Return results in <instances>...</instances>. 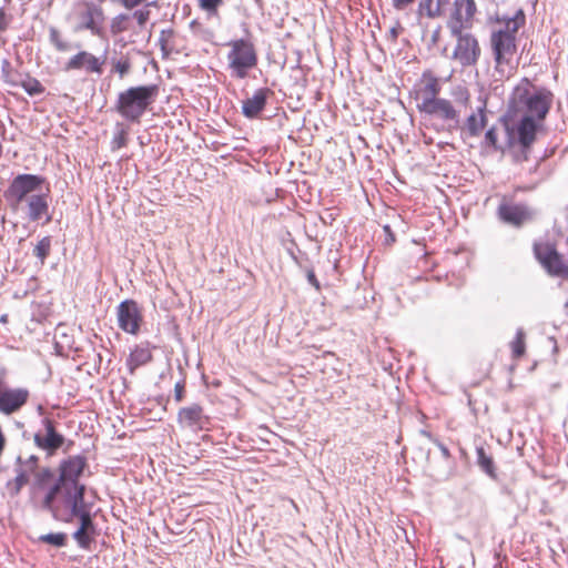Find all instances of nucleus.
<instances>
[{
  "mask_svg": "<svg viewBox=\"0 0 568 568\" xmlns=\"http://www.w3.org/2000/svg\"><path fill=\"white\" fill-rule=\"evenodd\" d=\"M495 26L491 28L489 44L495 62V73L499 79L511 77L517 70V33L525 24L526 17L519 9L514 17L494 18Z\"/></svg>",
  "mask_w": 568,
  "mask_h": 568,
  "instance_id": "2",
  "label": "nucleus"
},
{
  "mask_svg": "<svg viewBox=\"0 0 568 568\" xmlns=\"http://www.w3.org/2000/svg\"><path fill=\"white\" fill-rule=\"evenodd\" d=\"M307 278H308L311 284L315 285L317 288L320 287L318 282H317L316 276H315L314 273H312V272L308 273Z\"/></svg>",
  "mask_w": 568,
  "mask_h": 568,
  "instance_id": "45",
  "label": "nucleus"
},
{
  "mask_svg": "<svg viewBox=\"0 0 568 568\" xmlns=\"http://www.w3.org/2000/svg\"><path fill=\"white\" fill-rule=\"evenodd\" d=\"M452 0H435V6H438L439 17L445 11L446 7L450 4Z\"/></svg>",
  "mask_w": 568,
  "mask_h": 568,
  "instance_id": "44",
  "label": "nucleus"
},
{
  "mask_svg": "<svg viewBox=\"0 0 568 568\" xmlns=\"http://www.w3.org/2000/svg\"><path fill=\"white\" fill-rule=\"evenodd\" d=\"M105 58L97 57L93 53L81 50L73 54L64 64V71H84L85 73H103Z\"/></svg>",
  "mask_w": 568,
  "mask_h": 568,
  "instance_id": "12",
  "label": "nucleus"
},
{
  "mask_svg": "<svg viewBox=\"0 0 568 568\" xmlns=\"http://www.w3.org/2000/svg\"><path fill=\"white\" fill-rule=\"evenodd\" d=\"M84 495L85 486H51L42 500V508L50 511L55 520L71 524L92 508Z\"/></svg>",
  "mask_w": 568,
  "mask_h": 568,
  "instance_id": "4",
  "label": "nucleus"
},
{
  "mask_svg": "<svg viewBox=\"0 0 568 568\" xmlns=\"http://www.w3.org/2000/svg\"><path fill=\"white\" fill-rule=\"evenodd\" d=\"M29 390L26 388L0 390V412L10 415L18 412L28 400Z\"/></svg>",
  "mask_w": 568,
  "mask_h": 568,
  "instance_id": "19",
  "label": "nucleus"
},
{
  "mask_svg": "<svg viewBox=\"0 0 568 568\" xmlns=\"http://www.w3.org/2000/svg\"><path fill=\"white\" fill-rule=\"evenodd\" d=\"M227 45L231 48L226 57L229 68L233 75L244 79L248 70L257 64L254 44L246 39H239L231 41Z\"/></svg>",
  "mask_w": 568,
  "mask_h": 568,
  "instance_id": "6",
  "label": "nucleus"
},
{
  "mask_svg": "<svg viewBox=\"0 0 568 568\" xmlns=\"http://www.w3.org/2000/svg\"><path fill=\"white\" fill-rule=\"evenodd\" d=\"M456 38V47L453 52V59L458 61L463 67H470L477 63L480 57V47L469 32L460 31L459 34H452Z\"/></svg>",
  "mask_w": 568,
  "mask_h": 568,
  "instance_id": "10",
  "label": "nucleus"
},
{
  "mask_svg": "<svg viewBox=\"0 0 568 568\" xmlns=\"http://www.w3.org/2000/svg\"><path fill=\"white\" fill-rule=\"evenodd\" d=\"M418 12L430 19L439 17L438 6H435V0H420Z\"/></svg>",
  "mask_w": 568,
  "mask_h": 568,
  "instance_id": "32",
  "label": "nucleus"
},
{
  "mask_svg": "<svg viewBox=\"0 0 568 568\" xmlns=\"http://www.w3.org/2000/svg\"><path fill=\"white\" fill-rule=\"evenodd\" d=\"M486 114L483 108L478 109V113H471L465 123V129L470 136H478L486 126Z\"/></svg>",
  "mask_w": 568,
  "mask_h": 568,
  "instance_id": "24",
  "label": "nucleus"
},
{
  "mask_svg": "<svg viewBox=\"0 0 568 568\" xmlns=\"http://www.w3.org/2000/svg\"><path fill=\"white\" fill-rule=\"evenodd\" d=\"M478 466L491 478H496L493 458L486 454L484 447L476 448Z\"/></svg>",
  "mask_w": 568,
  "mask_h": 568,
  "instance_id": "28",
  "label": "nucleus"
},
{
  "mask_svg": "<svg viewBox=\"0 0 568 568\" xmlns=\"http://www.w3.org/2000/svg\"><path fill=\"white\" fill-rule=\"evenodd\" d=\"M44 181V178L36 174L17 175L4 193L10 207L13 211L26 209L27 217L31 222L44 217V223H49L52 216L49 213V189L42 192Z\"/></svg>",
  "mask_w": 568,
  "mask_h": 568,
  "instance_id": "3",
  "label": "nucleus"
},
{
  "mask_svg": "<svg viewBox=\"0 0 568 568\" xmlns=\"http://www.w3.org/2000/svg\"><path fill=\"white\" fill-rule=\"evenodd\" d=\"M129 16L125 13L118 14L111 21V31L113 34L124 32L129 29L128 27Z\"/></svg>",
  "mask_w": 568,
  "mask_h": 568,
  "instance_id": "34",
  "label": "nucleus"
},
{
  "mask_svg": "<svg viewBox=\"0 0 568 568\" xmlns=\"http://www.w3.org/2000/svg\"><path fill=\"white\" fill-rule=\"evenodd\" d=\"M485 143L496 151L503 150V148L498 144V133L496 128L491 126L487 130L485 134Z\"/></svg>",
  "mask_w": 568,
  "mask_h": 568,
  "instance_id": "36",
  "label": "nucleus"
},
{
  "mask_svg": "<svg viewBox=\"0 0 568 568\" xmlns=\"http://www.w3.org/2000/svg\"><path fill=\"white\" fill-rule=\"evenodd\" d=\"M477 12L475 0H454L453 9L447 20L450 34H459L460 31L471 28Z\"/></svg>",
  "mask_w": 568,
  "mask_h": 568,
  "instance_id": "8",
  "label": "nucleus"
},
{
  "mask_svg": "<svg viewBox=\"0 0 568 568\" xmlns=\"http://www.w3.org/2000/svg\"><path fill=\"white\" fill-rule=\"evenodd\" d=\"M49 41L59 52H68L80 48V43L72 44L70 41L65 40L55 27L49 28Z\"/></svg>",
  "mask_w": 568,
  "mask_h": 568,
  "instance_id": "25",
  "label": "nucleus"
},
{
  "mask_svg": "<svg viewBox=\"0 0 568 568\" xmlns=\"http://www.w3.org/2000/svg\"><path fill=\"white\" fill-rule=\"evenodd\" d=\"M14 84L23 88V90L31 97L42 94L45 90L38 79L28 74L21 78L18 82H14Z\"/></svg>",
  "mask_w": 568,
  "mask_h": 568,
  "instance_id": "26",
  "label": "nucleus"
},
{
  "mask_svg": "<svg viewBox=\"0 0 568 568\" xmlns=\"http://www.w3.org/2000/svg\"><path fill=\"white\" fill-rule=\"evenodd\" d=\"M426 435L438 447V449L440 450V453L445 459L450 458L449 449L442 442H439L437 438H434L430 434H426Z\"/></svg>",
  "mask_w": 568,
  "mask_h": 568,
  "instance_id": "40",
  "label": "nucleus"
},
{
  "mask_svg": "<svg viewBox=\"0 0 568 568\" xmlns=\"http://www.w3.org/2000/svg\"><path fill=\"white\" fill-rule=\"evenodd\" d=\"M552 103L554 93L546 87L534 84L527 78L521 79L514 88L501 122L507 138L506 144L514 150L515 162L528 161Z\"/></svg>",
  "mask_w": 568,
  "mask_h": 568,
  "instance_id": "1",
  "label": "nucleus"
},
{
  "mask_svg": "<svg viewBox=\"0 0 568 568\" xmlns=\"http://www.w3.org/2000/svg\"><path fill=\"white\" fill-rule=\"evenodd\" d=\"M390 32H392V36H393L394 39L397 38V31L395 29H392Z\"/></svg>",
  "mask_w": 568,
  "mask_h": 568,
  "instance_id": "47",
  "label": "nucleus"
},
{
  "mask_svg": "<svg viewBox=\"0 0 568 568\" xmlns=\"http://www.w3.org/2000/svg\"><path fill=\"white\" fill-rule=\"evenodd\" d=\"M178 420L183 427L195 432L207 429L209 425V417L199 404L181 408L178 414Z\"/></svg>",
  "mask_w": 568,
  "mask_h": 568,
  "instance_id": "16",
  "label": "nucleus"
},
{
  "mask_svg": "<svg viewBox=\"0 0 568 568\" xmlns=\"http://www.w3.org/2000/svg\"><path fill=\"white\" fill-rule=\"evenodd\" d=\"M440 92L439 81L430 72H424L420 80V89L418 91L417 99L419 111L424 110L430 102L438 100Z\"/></svg>",
  "mask_w": 568,
  "mask_h": 568,
  "instance_id": "20",
  "label": "nucleus"
},
{
  "mask_svg": "<svg viewBox=\"0 0 568 568\" xmlns=\"http://www.w3.org/2000/svg\"><path fill=\"white\" fill-rule=\"evenodd\" d=\"M273 94L271 89H257L251 98L243 100L242 113L247 119H255L264 110L267 99Z\"/></svg>",
  "mask_w": 568,
  "mask_h": 568,
  "instance_id": "21",
  "label": "nucleus"
},
{
  "mask_svg": "<svg viewBox=\"0 0 568 568\" xmlns=\"http://www.w3.org/2000/svg\"><path fill=\"white\" fill-rule=\"evenodd\" d=\"M79 520L78 529L72 534V538L81 549H90L97 535V527L93 521V515L90 511L75 517Z\"/></svg>",
  "mask_w": 568,
  "mask_h": 568,
  "instance_id": "17",
  "label": "nucleus"
},
{
  "mask_svg": "<svg viewBox=\"0 0 568 568\" xmlns=\"http://www.w3.org/2000/svg\"><path fill=\"white\" fill-rule=\"evenodd\" d=\"M415 0H392V4L396 10H405Z\"/></svg>",
  "mask_w": 568,
  "mask_h": 568,
  "instance_id": "42",
  "label": "nucleus"
},
{
  "mask_svg": "<svg viewBox=\"0 0 568 568\" xmlns=\"http://www.w3.org/2000/svg\"><path fill=\"white\" fill-rule=\"evenodd\" d=\"M133 18L136 20V22L140 27H143L150 18V10H148V9L135 10L133 12Z\"/></svg>",
  "mask_w": 568,
  "mask_h": 568,
  "instance_id": "39",
  "label": "nucleus"
},
{
  "mask_svg": "<svg viewBox=\"0 0 568 568\" xmlns=\"http://www.w3.org/2000/svg\"><path fill=\"white\" fill-rule=\"evenodd\" d=\"M119 327L125 333L135 335L140 331L142 313L138 303L133 300L121 302L116 308Z\"/></svg>",
  "mask_w": 568,
  "mask_h": 568,
  "instance_id": "13",
  "label": "nucleus"
},
{
  "mask_svg": "<svg viewBox=\"0 0 568 568\" xmlns=\"http://www.w3.org/2000/svg\"><path fill=\"white\" fill-rule=\"evenodd\" d=\"M388 239H390V241H392V242H394V241H395V239H394V236H393L392 234H390V235H388Z\"/></svg>",
  "mask_w": 568,
  "mask_h": 568,
  "instance_id": "48",
  "label": "nucleus"
},
{
  "mask_svg": "<svg viewBox=\"0 0 568 568\" xmlns=\"http://www.w3.org/2000/svg\"><path fill=\"white\" fill-rule=\"evenodd\" d=\"M81 29L89 30L93 36H101L104 21L103 9L94 2H85L81 12Z\"/></svg>",
  "mask_w": 568,
  "mask_h": 568,
  "instance_id": "18",
  "label": "nucleus"
},
{
  "mask_svg": "<svg viewBox=\"0 0 568 568\" xmlns=\"http://www.w3.org/2000/svg\"><path fill=\"white\" fill-rule=\"evenodd\" d=\"M202 10L209 13H216L217 8L223 3V0H197Z\"/></svg>",
  "mask_w": 568,
  "mask_h": 568,
  "instance_id": "37",
  "label": "nucleus"
},
{
  "mask_svg": "<svg viewBox=\"0 0 568 568\" xmlns=\"http://www.w3.org/2000/svg\"><path fill=\"white\" fill-rule=\"evenodd\" d=\"M87 466V460L82 456H70L62 460L59 466V477L52 486L71 487L85 486L79 481Z\"/></svg>",
  "mask_w": 568,
  "mask_h": 568,
  "instance_id": "11",
  "label": "nucleus"
},
{
  "mask_svg": "<svg viewBox=\"0 0 568 568\" xmlns=\"http://www.w3.org/2000/svg\"><path fill=\"white\" fill-rule=\"evenodd\" d=\"M152 359V353L148 346L139 345L128 358V367L133 373L138 367L148 364Z\"/></svg>",
  "mask_w": 568,
  "mask_h": 568,
  "instance_id": "23",
  "label": "nucleus"
},
{
  "mask_svg": "<svg viewBox=\"0 0 568 568\" xmlns=\"http://www.w3.org/2000/svg\"><path fill=\"white\" fill-rule=\"evenodd\" d=\"M388 239H390V241H392V242H394V241H395V239H394V236H393L392 234H390V235H388Z\"/></svg>",
  "mask_w": 568,
  "mask_h": 568,
  "instance_id": "49",
  "label": "nucleus"
},
{
  "mask_svg": "<svg viewBox=\"0 0 568 568\" xmlns=\"http://www.w3.org/2000/svg\"><path fill=\"white\" fill-rule=\"evenodd\" d=\"M159 94V87L139 85L126 89L119 93L115 109L125 120L139 123L148 108L155 101Z\"/></svg>",
  "mask_w": 568,
  "mask_h": 568,
  "instance_id": "5",
  "label": "nucleus"
},
{
  "mask_svg": "<svg viewBox=\"0 0 568 568\" xmlns=\"http://www.w3.org/2000/svg\"><path fill=\"white\" fill-rule=\"evenodd\" d=\"M184 396V385L176 383L174 387V397L178 402H181Z\"/></svg>",
  "mask_w": 568,
  "mask_h": 568,
  "instance_id": "43",
  "label": "nucleus"
},
{
  "mask_svg": "<svg viewBox=\"0 0 568 568\" xmlns=\"http://www.w3.org/2000/svg\"><path fill=\"white\" fill-rule=\"evenodd\" d=\"M51 250V237L44 236L41 239L33 248V255L38 257L43 264L45 258L49 256Z\"/></svg>",
  "mask_w": 568,
  "mask_h": 568,
  "instance_id": "30",
  "label": "nucleus"
},
{
  "mask_svg": "<svg viewBox=\"0 0 568 568\" xmlns=\"http://www.w3.org/2000/svg\"><path fill=\"white\" fill-rule=\"evenodd\" d=\"M53 478V471L49 467L38 468L34 474V481L38 487H43Z\"/></svg>",
  "mask_w": 568,
  "mask_h": 568,
  "instance_id": "35",
  "label": "nucleus"
},
{
  "mask_svg": "<svg viewBox=\"0 0 568 568\" xmlns=\"http://www.w3.org/2000/svg\"><path fill=\"white\" fill-rule=\"evenodd\" d=\"M191 29H192L193 34L196 38H199L203 41H206V42L213 41L214 32L210 28L203 27L201 23L193 21L191 23Z\"/></svg>",
  "mask_w": 568,
  "mask_h": 568,
  "instance_id": "33",
  "label": "nucleus"
},
{
  "mask_svg": "<svg viewBox=\"0 0 568 568\" xmlns=\"http://www.w3.org/2000/svg\"><path fill=\"white\" fill-rule=\"evenodd\" d=\"M39 468V457L37 455H29L23 457L19 455L16 460L14 471L16 478L9 485L12 487V493L18 495L21 489L29 484L30 476L36 474Z\"/></svg>",
  "mask_w": 568,
  "mask_h": 568,
  "instance_id": "14",
  "label": "nucleus"
},
{
  "mask_svg": "<svg viewBox=\"0 0 568 568\" xmlns=\"http://www.w3.org/2000/svg\"><path fill=\"white\" fill-rule=\"evenodd\" d=\"M534 253L538 262L546 271L556 276H561L568 281V264H565L561 255L556 247L548 242H536Z\"/></svg>",
  "mask_w": 568,
  "mask_h": 568,
  "instance_id": "9",
  "label": "nucleus"
},
{
  "mask_svg": "<svg viewBox=\"0 0 568 568\" xmlns=\"http://www.w3.org/2000/svg\"><path fill=\"white\" fill-rule=\"evenodd\" d=\"M128 138L126 132L121 130L118 134L114 135L112 140V149L118 150L126 145Z\"/></svg>",
  "mask_w": 568,
  "mask_h": 568,
  "instance_id": "38",
  "label": "nucleus"
},
{
  "mask_svg": "<svg viewBox=\"0 0 568 568\" xmlns=\"http://www.w3.org/2000/svg\"><path fill=\"white\" fill-rule=\"evenodd\" d=\"M499 220L514 227H521L534 219V210L526 203H517L506 196L497 209Z\"/></svg>",
  "mask_w": 568,
  "mask_h": 568,
  "instance_id": "7",
  "label": "nucleus"
},
{
  "mask_svg": "<svg viewBox=\"0 0 568 568\" xmlns=\"http://www.w3.org/2000/svg\"><path fill=\"white\" fill-rule=\"evenodd\" d=\"M114 69L121 77L125 75L130 70V63L129 61H118L114 65Z\"/></svg>",
  "mask_w": 568,
  "mask_h": 568,
  "instance_id": "41",
  "label": "nucleus"
},
{
  "mask_svg": "<svg viewBox=\"0 0 568 568\" xmlns=\"http://www.w3.org/2000/svg\"><path fill=\"white\" fill-rule=\"evenodd\" d=\"M439 32H440V30H439V29H437V30L433 33V37H432L433 42H437L438 37H439Z\"/></svg>",
  "mask_w": 568,
  "mask_h": 568,
  "instance_id": "46",
  "label": "nucleus"
},
{
  "mask_svg": "<svg viewBox=\"0 0 568 568\" xmlns=\"http://www.w3.org/2000/svg\"><path fill=\"white\" fill-rule=\"evenodd\" d=\"M422 112L435 115L444 121L458 122V112L453 106L452 102L446 99H438L430 102Z\"/></svg>",
  "mask_w": 568,
  "mask_h": 568,
  "instance_id": "22",
  "label": "nucleus"
},
{
  "mask_svg": "<svg viewBox=\"0 0 568 568\" xmlns=\"http://www.w3.org/2000/svg\"><path fill=\"white\" fill-rule=\"evenodd\" d=\"M37 541L55 548H63L68 545V536L65 532H49L40 535Z\"/></svg>",
  "mask_w": 568,
  "mask_h": 568,
  "instance_id": "27",
  "label": "nucleus"
},
{
  "mask_svg": "<svg viewBox=\"0 0 568 568\" xmlns=\"http://www.w3.org/2000/svg\"><path fill=\"white\" fill-rule=\"evenodd\" d=\"M42 423L44 433L34 434V444L41 449L54 453L63 445L64 437L55 430L54 423L50 418H44Z\"/></svg>",
  "mask_w": 568,
  "mask_h": 568,
  "instance_id": "15",
  "label": "nucleus"
},
{
  "mask_svg": "<svg viewBox=\"0 0 568 568\" xmlns=\"http://www.w3.org/2000/svg\"><path fill=\"white\" fill-rule=\"evenodd\" d=\"M174 31L172 29L162 30L159 37V44L164 57L175 51L173 42Z\"/></svg>",
  "mask_w": 568,
  "mask_h": 568,
  "instance_id": "29",
  "label": "nucleus"
},
{
  "mask_svg": "<svg viewBox=\"0 0 568 568\" xmlns=\"http://www.w3.org/2000/svg\"><path fill=\"white\" fill-rule=\"evenodd\" d=\"M513 356L515 358L521 357L525 354V332L523 328H518L515 339L510 343Z\"/></svg>",
  "mask_w": 568,
  "mask_h": 568,
  "instance_id": "31",
  "label": "nucleus"
}]
</instances>
